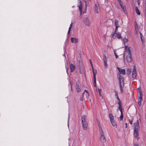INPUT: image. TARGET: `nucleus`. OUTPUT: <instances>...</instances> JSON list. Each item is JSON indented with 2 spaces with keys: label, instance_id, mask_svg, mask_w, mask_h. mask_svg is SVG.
<instances>
[{
  "label": "nucleus",
  "instance_id": "a19ab883",
  "mask_svg": "<svg viewBox=\"0 0 146 146\" xmlns=\"http://www.w3.org/2000/svg\"><path fill=\"white\" fill-rule=\"evenodd\" d=\"M114 54L115 56V58H118V56L117 55V54H116V52H115V51H114Z\"/></svg>",
  "mask_w": 146,
  "mask_h": 146
},
{
  "label": "nucleus",
  "instance_id": "f257e3e1",
  "mask_svg": "<svg viewBox=\"0 0 146 146\" xmlns=\"http://www.w3.org/2000/svg\"><path fill=\"white\" fill-rule=\"evenodd\" d=\"M82 124L83 129L86 130L87 129L88 125V121L87 119H82Z\"/></svg>",
  "mask_w": 146,
  "mask_h": 146
},
{
  "label": "nucleus",
  "instance_id": "f03ea898",
  "mask_svg": "<svg viewBox=\"0 0 146 146\" xmlns=\"http://www.w3.org/2000/svg\"><path fill=\"white\" fill-rule=\"evenodd\" d=\"M117 103L119 105L118 109L119 110L121 113V115L119 116V117L120 119H123V116L122 111L121 102V101L117 102Z\"/></svg>",
  "mask_w": 146,
  "mask_h": 146
},
{
  "label": "nucleus",
  "instance_id": "37998d69",
  "mask_svg": "<svg viewBox=\"0 0 146 146\" xmlns=\"http://www.w3.org/2000/svg\"><path fill=\"white\" fill-rule=\"evenodd\" d=\"M122 83H124V78L122 76Z\"/></svg>",
  "mask_w": 146,
  "mask_h": 146
},
{
  "label": "nucleus",
  "instance_id": "680f3d73",
  "mask_svg": "<svg viewBox=\"0 0 146 146\" xmlns=\"http://www.w3.org/2000/svg\"><path fill=\"white\" fill-rule=\"evenodd\" d=\"M70 30H68V34H70Z\"/></svg>",
  "mask_w": 146,
  "mask_h": 146
},
{
  "label": "nucleus",
  "instance_id": "aec40b11",
  "mask_svg": "<svg viewBox=\"0 0 146 146\" xmlns=\"http://www.w3.org/2000/svg\"><path fill=\"white\" fill-rule=\"evenodd\" d=\"M94 10L95 12L96 13H98V7L97 5L96 4L94 6Z\"/></svg>",
  "mask_w": 146,
  "mask_h": 146
},
{
  "label": "nucleus",
  "instance_id": "f8f14e48",
  "mask_svg": "<svg viewBox=\"0 0 146 146\" xmlns=\"http://www.w3.org/2000/svg\"><path fill=\"white\" fill-rule=\"evenodd\" d=\"M71 40L72 43H77L78 42V39L72 37Z\"/></svg>",
  "mask_w": 146,
  "mask_h": 146
},
{
  "label": "nucleus",
  "instance_id": "4d7b16f0",
  "mask_svg": "<svg viewBox=\"0 0 146 146\" xmlns=\"http://www.w3.org/2000/svg\"><path fill=\"white\" fill-rule=\"evenodd\" d=\"M145 15L146 17V9H145Z\"/></svg>",
  "mask_w": 146,
  "mask_h": 146
},
{
  "label": "nucleus",
  "instance_id": "a878e982",
  "mask_svg": "<svg viewBox=\"0 0 146 146\" xmlns=\"http://www.w3.org/2000/svg\"><path fill=\"white\" fill-rule=\"evenodd\" d=\"M79 69H80V72L81 70H82L84 69V67L83 66L82 64V65H79Z\"/></svg>",
  "mask_w": 146,
  "mask_h": 146
},
{
  "label": "nucleus",
  "instance_id": "9d476101",
  "mask_svg": "<svg viewBox=\"0 0 146 146\" xmlns=\"http://www.w3.org/2000/svg\"><path fill=\"white\" fill-rule=\"evenodd\" d=\"M79 1L80 4L78 6L79 7V10L80 12V14L81 15L82 12V4L81 1L80 0H78Z\"/></svg>",
  "mask_w": 146,
  "mask_h": 146
},
{
  "label": "nucleus",
  "instance_id": "a211bd4d",
  "mask_svg": "<svg viewBox=\"0 0 146 146\" xmlns=\"http://www.w3.org/2000/svg\"><path fill=\"white\" fill-rule=\"evenodd\" d=\"M92 66V71H93V73L94 77V76H96V74H97V70H95V72H94V67H93V66Z\"/></svg>",
  "mask_w": 146,
  "mask_h": 146
},
{
  "label": "nucleus",
  "instance_id": "a18cd8bd",
  "mask_svg": "<svg viewBox=\"0 0 146 146\" xmlns=\"http://www.w3.org/2000/svg\"><path fill=\"white\" fill-rule=\"evenodd\" d=\"M84 92H86V93H87V94H88V96H89V92H88V90H84Z\"/></svg>",
  "mask_w": 146,
  "mask_h": 146
},
{
  "label": "nucleus",
  "instance_id": "c756f323",
  "mask_svg": "<svg viewBox=\"0 0 146 146\" xmlns=\"http://www.w3.org/2000/svg\"><path fill=\"white\" fill-rule=\"evenodd\" d=\"M97 121H98V126H99V131H100L101 130H102V127H101V126L100 125V123L98 122V120H97Z\"/></svg>",
  "mask_w": 146,
  "mask_h": 146
},
{
  "label": "nucleus",
  "instance_id": "4be33fe9",
  "mask_svg": "<svg viewBox=\"0 0 146 146\" xmlns=\"http://www.w3.org/2000/svg\"><path fill=\"white\" fill-rule=\"evenodd\" d=\"M131 72V70L129 68H128L127 69V74L128 75H129Z\"/></svg>",
  "mask_w": 146,
  "mask_h": 146
},
{
  "label": "nucleus",
  "instance_id": "0eeeda50",
  "mask_svg": "<svg viewBox=\"0 0 146 146\" xmlns=\"http://www.w3.org/2000/svg\"><path fill=\"white\" fill-rule=\"evenodd\" d=\"M119 72L120 74H122L123 75L125 74L126 73L125 70L124 69H121L119 67H117Z\"/></svg>",
  "mask_w": 146,
  "mask_h": 146
},
{
  "label": "nucleus",
  "instance_id": "3c124183",
  "mask_svg": "<svg viewBox=\"0 0 146 146\" xmlns=\"http://www.w3.org/2000/svg\"><path fill=\"white\" fill-rule=\"evenodd\" d=\"M137 2L138 5H140V2L139 0H137Z\"/></svg>",
  "mask_w": 146,
  "mask_h": 146
},
{
  "label": "nucleus",
  "instance_id": "6e6d98bb",
  "mask_svg": "<svg viewBox=\"0 0 146 146\" xmlns=\"http://www.w3.org/2000/svg\"><path fill=\"white\" fill-rule=\"evenodd\" d=\"M83 97H81L80 98V100L81 101H83Z\"/></svg>",
  "mask_w": 146,
  "mask_h": 146
},
{
  "label": "nucleus",
  "instance_id": "052dcab7",
  "mask_svg": "<svg viewBox=\"0 0 146 146\" xmlns=\"http://www.w3.org/2000/svg\"><path fill=\"white\" fill-rule=\"evenodd\" d=\"M135 123H138V124H139V120L138 119L137 120L136 122H135Z\"/></svg>",
  "mask_w": 146,
  "mask_h": 146
},
{
  "label": "nucleus",
  "instance_id": "4468645a",
  "mask_svg": "<svg viewBox=\"0 0 146 146\" xmlns=\"http://www.w3.org/2000/svg\"><path fill=\"white\" fill-rule=\"evenodd\" d=\"M111 122L113 126H115L117 125V123L114 119H110Z\"/></svg>",
  "mask_w": 146,
  "mask_h": 146
},
{
  "label": "nucleus",
  "instance_id": "5fc2aeb1",
  "mask_svg": "<svg viewBox=\"0 0 146 146\" xmlns=\"http://www.w3.org/2000/svg\"><path fill=\"white\" fill-rule=\"evenodd\" d=\"M117 99L118 101L117 102L121 101L120 100V99L119 98V97H118V98H117Z\"/></svg>",
  "mask_w": 146,
  "mask_h": 146
},
{
  "label": "nucleus",
  "instance_id": "72a5a7b5",
  "mask_svg": "<svg viewBox=\"0 0 146 146\" xmlns=\"http://www.w3.org/2000/svg\"><path fill=\"white\" fill-rule=\"evenodd\" d=\"M100 134L101 135V136H103V135H104V132L102 130H101L100 131Z\"/></svg>",
  "mask_w": 146,
  "mask_h": 146
},
{
  "label": "nucleus",
  "instance_id": "ea45409f",
  "mask_svg": "<svg viewBox=\"0 0 146 146\" xmlns=\"http://www.w3.org/2000/svg\"><path fill=\"white\" fill-rule=\"evenodd\" d=\"M117 78L121 77V75H120V74L119 72L117 74Z\"/></svg>",
  "mask_w": 146,
  "mask_h": 146
},
{
  "label": "nucleus",
  "instance_id": "13d9d810",
  "mask_svg": "<svg viewBox=\"0 0 146 146\" xmlns=\"http://www.w3.org/2000/svg\"><path fill=\"white\" fill-rule=\"evenodd\" d=\"M98 91H99V93H100V92H101V89H100L99 88H98Z\"/></svg>",
  "mask_w": 146,
  "mask_h": 146
},
{
  "label": "nucleus",
  "instance_id": "2eb2a0df",
  "mask_svg": "<svg viewBox=\"0 0 146 146\" xmlns=\"http://www.w3.org/2000/svg\"><path fill=\"white\" fill-rule=\"evenodd\" d=\"M142 99V97H138V103L139 106L141 105V101Z\"/></svg>",
  "mask_w": 146,
  "mask_h": 146
},
{
  "label": "nucleus",
  "instance_id": "e433bc0d",
  "mask_svg": "<svg viewBox=\"0 0 146 146\" xmlns=\"http://www.w3.org/2000/svg\"><path fill=\"white\" fill-rule=\"evenodd\" d=\"M117 30H115V31H114V33L112 35V38H113V36L115 34H117Z\"/></svg>",
  "mask_w": 146,
  "mask_h": 146
},
{
  "label": "nucleus",
  "instance_id": "58836bf2",
  "mask_svg": "<svg viewBox=\"0 0 146 146\" xmlns=\"http://www.w3.org/2000/svg\"><path fill=\"white\" fill-rule=\"evenodd\" d=\"M87 118V117L86 115H83L82 117V119H85Z\"/></svg>",
  "mask_w": 146,
  "mask_h": 146
},
{
  "label": "nucleus",
  "instance_id": "dca6fc26",
  "mask_svg": "<svg viewBox=\"0 0 146 146\" xmlns=\"http://www.w3.org/2000/svg\"><path fill=\"white\" fill-rule=\"evenodd\" d=\"M135 11L137 15H140L141 14V13L138 9V7H135Z\"/></svg>",
  "mask_w": 146,
  "mask_h": 146
},
{
  "label": "nucleus",
  "instance_id": "423d86ee",
  "mask_svg": "<svg viewBox=\"0 0 146 146\" xmlns=\"http://www.w3.org/2000/svg\"><path fill=\"white\" fill-rule=\"evenodd\" d=\"M103 60L104 61V66L106 68H107L108 67V64H107V58L105 55H103Z\"/></svg>",
  "mask_w": 146,
  "mask_h": 146
},
{
  "label": "nucleus",
  "instance_id": "f704fd0d",
  "mask_svg": "<svg viewBox=\"0 0 146 146\" xmlns=\"http://www.w3.org/2000/svg\"><path fill=\"white\" fill-rule=\"evenodd\" d=\"M141 39V40L142 41V43L143 44V42H144V37L143 36H141V37H140Z\"/></svg>",
  "mask_w": 146,
  "mask_h": 146
},
{
  "label": "nucleus",
  "instance_id": "412c9836",
  "mask_svg": "<svg viewBox=\"0 0 146 146\" xmlns=\"http://www.w3.org/2000/svg\"><path fill=\"white\" fill-rule=\"evenodd\" d=\"M117 36V37L118 38L120 39L121 38V33L119 32L117 33L116 34Z\"/></svg>",
  "mask_w": 146,
  "mask_h": 146
},
{
  "label": "nucleus",
  "instance_id": "2f4dec72",
  "mask_svg": "<svg viewBox=\"0 0 146 146\" xmlns=\"http://www.w3.org/2000/svg\"><path fill=\"white\" fill-rule=\"evenodd\" d=\"M118 3L119 4L120 6L121 5H124L122 1L121 0H120L119 1H118Z\"/></svg>",
  "mask_w": 146,
  "mask_h": 146
},
{
  "label": "nucleus",
  "instance_id": "9b49d317",
  "mask_svg": "<svg viewBox=\"0 0 146 146\" xmlns=\"http://www.w3.org/2000/svg\"><path fill=\"white\" fill-rule=\"evenodd\" d=\"M70 72H73L75 70V66L73 64H70Z\"/></svg>",
  "mask_w": 146,
  "mask_h": 146
},
{
  "label": "nucleus",
  "instance_id": "774afa93",
  "mask_svg": "<svg viewBox=\"0 0 146 146\" xmlns=\"http://www.w3.org/2000/svg\"><path fill=\"white\" fill-rule=\"evenodd\" d=\"M99 93V95H100V96H102V95H101V92H100V93Z\"/></svg>",
  "mask_w": 146,
  "mask_h": 146
},
{
  "label": "nucleus",
  "instance_id": "de8ad7c7",
  "mask_svg": "<svg viewBox=\"0 0 146 146\" xmlns=\"http://www.w3.org/2000/svg\"><path fill=\"white\" fill-rule=\"evenodd\" d=\"M119 26H115V30H117V29L119 27Z\"/></svg>",
  "mask_w": 146,
  "mask_h": 146
},
{
  "label": "nucleus",
  "instance_id": "39448f33",
  "mask_svg": "<svg viewBox=\"0 0 146 146\" xmlns=\"http://www.w3.org/2000/svg\"><path fill=\"white\" fill-rule=\"evenodd\" d=\"M83 21L86 25L88 26H90V23L88 17H85Z\"/></svg>",
  "mask_w": 146,
  "mask_h": 146
},
{
  "label": "nucleus",
  "instance_id": "c9c22d12",
  "mask_svg": "<svg viewBox=\"0 0 146 146\" xmlns=\"http://www.w3.org/2000/svg\"><path fill=\"white\" fill-rule=\"evenodd\" d=\"M139 94H140V97H142L143 95L142 94V92L141 90L139 91Z\"/></svg>",
  "mask_w": 146,
  "mask_h": 146
},
{
  "label": "nucleus",
  "instance_id": "09e8293b",
  "mask_svg": "<svg viewBox=\"0 0 146 146\" xmlns=\"http://www.w3.org/2000/svg\"><path fill=\"white\" fill-rule=\"evenodd\" d=\"M89 61H90V64H91V66H93L92 63V61H91V60L90 59Z\"/></svg>",
  "mask_w": 146,
  "mask_h": 146
},
{
  "label": "nucleus",
  "instance_id": "bb28decb",
  "mask_svg": "<svg viewBox=\"0 0 146 146\" xmlns=\"http://www.w3.org/2000/svg\"><path fill=\"white\" fill-rule=\"evenodd\" d=\"M127 52L129 54H128V55H131V50L130 49V47H129L127 48Z\"/></svg>",
  "mask_w": 146,
  "mask_h": 146
},
{
  "label": "nucleus",
  "instance_id": "864d4df0",
  "mask_svg": "<svg viewBox=\"0 0 146 146\" xmlns=\"http://www.w3.org/2000/svg\"><path fill=\"white\" fill-rule=\"evenodd\" d=\"M121 91V93H123V89H120Z\"/></svg>",
  "mask_w": 146,
  "mask_h": 146
},
{
  "label": "nucleus",
  "instance_id": "1a4fd4ad",
  "mask_svg": "<svg viewBox=\"0 0 146 146\" xmlns=\"http://www.w3.org/2000/svg\"><path fill=\"white\" fill-rule=\"evenodd\" d=\"M126 58L127 60V61L128 62H131L132 61V58L131 57V55H127V56Z\"/></svg>",
  "mask_w": 146,
  "mask_h": 146
},
{
  "label": "nucleus",
  "instance_id": "e2e57ef3",
  "mask_svg": "<svg viewBox=\"0 0 146 146\" xmlns=\"http://www.w3.org/2000/svg\"><path fill=\"white\" fill-rule=\"evenodd\" d=\"M139 33L140 35V37H141V36H143V35H142V33L141 32H139Z\"/></svg>",
  "mask_w": 146,
  "mask_h": 146
},
{
  "label": "nucleus",
  "instance_id": "79ce46f5",
  "mask_svg": "<svg viewBox=\"0 0 146 146\" xmlns=\"http://www.w3.org/2000/svg\"><path fill=\"white\" fill-rule=\"evenodd\" d=\"M72 24H73V23H71L70 24V27L69 29V30H70L71 29V28L72 27Z\"/></svg>",
  "mask_w": 146,
  "mask_h": 146
},
{
  "label": "nucleus",
  "instance_id": "0e129e2a",
  "mask_svg": "<svg viewBox=\"0 0 146 146\" xmlns=\"http://www.w3.org/2000/svg\"><path fill=\"white\" fill-rule=\"evenodd\" d=\"M119 84L121 83V81H119Z\"/></svg>",
  "mask_w": 146,
  "mask_h": 146
},
{
  "label": "nucleus",
  "instance_id": "b1692460",
  "mask_svg": "<svg viewBox=\"0 0 146 146\" xmlns=\"http://www.w3.org/2000/svg\"><path fill=\"white\" fill-rule=\"evenodd\" d=\"M135 22V30L136 31V33L137 34V30H138V26H137V23L136 22Z\"/></svg>",
  "mask_w": 146,
  "mask_h": 146
},
{
  "label": "nucleus",
  "instance_id": "6e6552de",
  "mask_svg": "<svg viewBox=\"0 0 146 146\" xmlns=\"http://www.w3.org/2000/svg\"><path fill=\"white\" fill-rule=\"evenodd\" d=\"M134 135L135 137H137L139 136L138 131L139 130V129H134Z\"/></svg>",
  "mask_w": 146,
  "mask_h": 146
},
{
  "label": "nucleus",
  "instance_id": "338daca9",
  "mask_svg": "<svg viewBox=\"0 0 146 146\" xmlns=\"http://www.w3.org/2000/svg\"><path fill=\"white\" fill-rule=\"evenodd\" d=\"M66 70H67V72L68 71V68L67 66L66 67Z\"/></svg>",
  "mask_w": 146,
  "mask_h": 146
},
{
  "label": "nucleus",
  "instance_id": "8fccbe9b",
  "mask_svg": "<svg viewBox=\"0 0 146 146\" xmlns=\"http://www.w3.org/2000/svg\"><path fill=\"white\" fill-rule=\"evenodd\" d=\"M145 4L144 5V7L145 8V9H146V2H145Z\"/></svg>",
  "mask_w": 146,
  "mask_h": 146
},
{
  "label": "nucleus",
  "instance_id": "49530a36",
  "mask_svg": "<svg viewBox=\"0 0 146 146\" xmlns=\"http://www.w3.org/2000/svg\"><path fill=\"white\" fill-rule=\"evenodd\" d=\"M134 146H139L138 143H136L134 145Z\"/></svg>",
  "mask_w": 146,
  "mask_h": 146
},
{
  "label": "nucleus",
  "instance_id": "c85d7f7f",
  "mask_svg": "<svg viewBox=\"0 0 146 146\" xmlns=\"http://www.w3.org/2000/svg\"><path fill=\"white\" fill-rule=\"evenodd\" d=\"M109 117L110 119H114L113 116L111 113H110L109 114Z\"/></svg>",
  "mask_w": 146,
  "mask_h": 146
},
{
  "label": "nucleus",
  "instance_id": "473e14b6",
  "mask_svg": "<svg viewBox=\"0 0 146 146\" xmlns=\"http://www.w3.org/2000/svg\"><path fill=\"white\" fill-rule=\"evenodd\" d=\"M118 3L119 4L120 6L121 5H124L122 1L121 0H120L119 1H118Z\"/></svg>",
  "mask_w": 146,
  "mask_h": 146
},
{
  "label": "nucleus",
  "instance_id": "ddd939ff",
  "mask_svg": "<svg viewBox=\"0 0 146 146\" xmlns=\"http://www.w3.org/2000/svg\"><path fill=\"white\" fill-rule=\"evenodd\" d=\"M100 139L102 143H104L106 142V140L104 135H103V136H100Z\"/></svg>",
  "mask_w": 146,
  "mask_h": 146
},
{
  "label": "nucleus",
  "instance_id": "5701e85b",
  "mask_svg": "<svg viewBox=\"0 0 146 146\" xmlns=\"http://www.w3.org/2000/svg\"><path fill=\"white\" fill-rule=\"evenodd\" d=\"M94 87H96V76L94 77Z\"/></svg>",
  "mask_w": 146,
  "mask_h": 146
},
{
  "label": "nucleus",
  "instance_id": "4c0bfd02",
  "mask_svg": "<svg viewBox=\"0 0 146 146\" xmlns=\"http://www.w3.org/2000/svg\"><path fill=\"white\" fill-rule=\"evenodd\" d=\"M115 96L116 97V98H118V97H119L118 96L117 93V92L116 91H115Z\"/></svg>",
  "mask_w": 146,
  "mask_h": 146
},
{
  "label": "nucleus",
  "instance_id": "c03bdc74",
  "mask_svg": "<svg viewBox=\"0 0 146 146\" xmlns=\"http://www.w3.org/2000/svg\"><path fill=\"white\" fill-rule=\"evenodd\" d=\"M122 76L121 77H120V78H118V80H119V81H121V80H122Z\"/></svg>",
  "mask_w": 146,
  "mask_h": 146
},
{
  "label": "nucleus",
  "instance_id": "bf43d9fd",
  "mask_svg": "<svg viewBox=\"0 0 146 146\" xmlns=\"http://www.w3.org/2000/svg\"><path fill=\"white\" fill-rule=\"evenodd\" d=\"M125 128H127V123H125Z\"/></svg>",
  "mask_w": 146,
  "mask_h": 146
},
{
  "label": "nucleus",
  "instance_id": "7ed1b4c3",
  "mask_svg": "<svg viewBox=\"0 0 146 146\" xmlns=\"http://www.w3.org/2000/svg\"><path fill=\"white\" fill-rule=\"evenodd\" d=\"M133 70L132 72V77L133 78L135 79L136 78L137 76L135 66H133Z\"/></svg>",
  "mask_w": 146,
  "mask_h": 146
},
{
  "label": "nucleus",
  "instance_id": "7c9ffc66",
  "mask_svg": "<svg viewBox=\"0 0 146 146\" xmlns=\"http://www.w3.org/2000/svg\"><path fill=\"white\" fill-rule=\"evenodd\" d=\"M115 24L116 26V25L118 26L119 24L118 23V21L117 20H115Z\"/></svg>",
  "mask_w": 146,
  "mask_h": 146
},
{
  "label": "nucleus",
  "instance_id": "603ef678",
  "mask_svg": "<svg viewBox=\"0 0 146 146\" xmlns=\"http://www.w3.org/2000/svg\"><path fill=\"white\" fill-rule=\"evenodd\" d=\"M129 123L130 124H132V122H133V121L132 120H129Z\"/></svg>",
  "mask_w": 146,
  "mask_h": 146
},
{
  "label": "nucleus",
  "instance_id": "cd10ccee",
  "mask_svg": "<svg viewBox=\"0 0 146 146\" xmlns=\"http://www.w3.org/2000/svg\"><path fill=\"white\" fill-rule=\"evenodd\" d=\"M128 41V40L127 38H126V37H125L123 39V41L124 42V44H125V42H127Z\"/></svg>",
  "mask_w": 146,
  "mask_h": 146
},
{
  "label": "nucleus",
  "instance_id": "20e7f679",
  "mask_svg": "<svg viewBox=\"0 0 146 146\" xmlns=\"http://www.w3.org/2000/svg\"><path fill=\"white\" fill-rule=\"evenodd\" d=\"M81 85L78 81L76 83V90L78 92H80L81 91L80 89Z\"/></svg>",
  "mask_w": 146,
  "mask_h": 146
},
{
  "label": "nucleus",
  "instance_id": "69168bd1",
  "mask_svg": "<svg viewBox=\"0 0 146 146\" xmlns=\"http://www.w3.org/2000/svg\"><path fill=\"white\" fill-rule=\"evenodd\" d=\"M119 87H120V89H123L122 86H120Z\"/></svg>",
  "mask_w": 146,
  "mask_h": 146
},
{
  "label": "nucleus",
  "instance_id": "6ab92c4d",
  "mask_svg": "<svg viewBox=\"0 0 146 146\" xmlns=\"http://www.w3.org/2000/svg\"><path fill=\"white\" fill-rule=\"evenodd\" d=\"M134 129H135L136 128V129H139L138 123H135L134 124Z\"/></svg>",
  "mask_w": 146,
  "mask_h": 146
},
{
  "label": "nucleus",
  "instance_id": "f3484780",
  "mask_svg": "<svg viewBox=\"0 0 146 146\" xmlns=\"http://www.w3.org/2000/svg\"><path fill=\"white\" fill-rule=\"evenodd\" d=\"M123 11L126 13V10L125 6L124 5H120Z\"/></svg>",
  "mask_w": 146,
  "mask_h": 146
},
{
  "label": "nucleus",
  "instance_id": "393cba45",
  "mask_svg": "<svg viewBox=\"0 0 146 146\" xmlns=\"http://www.w3.org/2000/svg\"><path fill=\"white\" fill-rule=\"evenodd\" d=\"M127 46H125V51H124V54H123V59H124V60H125V52H126V50H127Z\"/></svg>",
  "mask_w": 146,
  "mask_h": 146
}]
</instances>
